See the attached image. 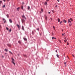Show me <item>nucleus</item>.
<instances>
[{"instance_id":"60","label":"nucleus","mask_w":75,"mask_h":75,"mask_svg":"<svg viewBox=\"0 0 75 75\" xmlns=\"http://www.w3.org/2000/svg\"><path fill=\"white\" fill-rule=\"evenodd\" d=\"M5 54H6V53H5Z\"/></svg>"},{"instance_id":"57","label":"nucleus","mask_w":75,"mask_h":75,"mask_svg":"<svg viewBox=\"0 0 75 75\" xmlns=\"http://www.w3.org/2000/svg\"><path fill=\"white\" fill-rule=\"evenodd\" d=\"M2 57H3V58L4 57V56H2Z\"/></svg>"},{"instance_id":"33","label":"nucleus","mask_w":75,"mask_h":75,"mask_svg":"<svg viewBox=\"0 0 75 75\" xmlns=\"http://www.w3.org/2000/svg\"><path fill=\"white\" fill-rule=\"evenodd\" d=\"M6 29L7 30H8V28L7 27H6Z\"/></svg>"},{"instance_id":"38","label":"nucleus","mask_w":75,"mask_h":75,"mask_svg":"<svg viewBox=\"0 0 75 75\" xmlns=\"http://www.w3.org/2000/svg\"><path fill=\"white\" fill-rule=\"evenodd\" d=\"M59 42H60V43H61V40H59Z\"/></svg>"},{"instance_id":"20","label":"nucleus","mask_w":75,"mask_h":75,"mask_svg":"<svg viewBox=\"0 0 75 75\" xmlns=\"http://www.w3.org/2000/svg\"><path fill=\"white\" fill-rule=\"evenodd\" d=\"M11 28L10 29V30H9V32H11Z\"/></svg>"},{"instance_id":"53","label":"nucleus","mask_w":75,"mask_h":75,"mask_svg":"<svg viewBox=\"0 0 75 75\" xmlns=\"http://www.w3.org/2000/svg\"><path fill=\"white\" fill-rule=\"evenodd\" d=\"M62 31H64V30H62Z\"/></svg>"},{"instance_id":"32","label":"nucleus","mask_w":75,"mask_h":75,"mask_svg":"<svg viewBox=\"0 0 75 75\" xmlns=\"http://www.w3.org/2000/svg\"><path fill=\"white\" fill-rule=\"evenodd\" d=\"M6 20H5V21H4V23H6Z\"/></svg>"},{"instance_id":"54","label":"nucleus","mask_w":75,"mask_h":75,"mask_svg":"<svg viewBox=\"0 0 75 75\" xmlns=\"http://www.w3.org/2000/svg\"><path fill=\"white\" fill-rule=\"evenodd\" d=\"M46 19L47 20V17L46 18Z\"/></svg>"},{"instance_id":"52","label":"nucleus","mask_w":75,"mask_h":75,"mask_svg":"<svg viewBox=\"0 0 75 75\" xmlns=\"http://www.w3.org/2000/svg\"><path fill=\"white\" fill-rule=\"evenodd\" d=\"M49 1V0H47V1Z\"/></svg>"},{"instance_id":"46","label":"nucleus","mask_w":75,"mask_h":75,"mask_svg":"<svg viewBox=\"0 0 75 75\" xmlns=\"http://www.w3.org/2000/svg\"><path fill=\"white\" fill-rule=\"evenodd\" d=\"M64 64H66V62H65L64 63Z\"/></svg>"},{"instance_id":"51","label":"nucleus","mask_w":75,"mask_h":75,"mask_svg":"<svg viewBox=\"0 0 75 75\" xmlns=\"http://www.w3.org/2000/svg\"><path fill=\"white\" fill-rule=\"evenodd\" d=\"M65 41H67V39H66V40H65Z\"/></svg>"},{"instance_id":"55","label":"nucleus","mask_w":75,"mask_h":75,"mask_svg":"<svg viewBox=\"0 0 75 75\" xmlns=\"http://www.w3.org/2000/svg\"><path fill=\"white\" fill-rule=\"evenodd\" d=\"M64 39H66V38H65Z\"/></svg>"},{"instance_id":"17","label":"nucleus","mask_w":75,"mask_h":75,"mask_svg":"<svg viewBox=\"0 0 75 75\" xmlns=\"http://www.w3.org/2000/svg\"><path fill=\"white\" fill-rule=\"evenodd\" d=\"M56 56H57V58H59V55H58V54H57L56 55Z\"/></svg>"},{"instance_id":"36","label":"nucleus","mask_w":75,"mask_h":75,"mask_svg":"<svg viewBox=\"0 0 75 75\" xmlns=\"http://www.w3.org/2000/svg\"><path fill=\"white\" fill-rule=\"evenodd\" d=\"M24 4V2H23L22 4Z\"/></svg>"},{"instance_id":"18","label":"nucleus","mask_w":75,"mask_h":75,"mask_svg":"<svg viewBox=\"0 0 75 75\" xmlns=\"http://www.w3.org/2000/svg\"><path fill=\"white\" fill-rule=\"evenodd\" d=\"M30 6H28V10H30Z\"/></svg>"},{"instance_id":"3","label":"nucleus","mask_w":75,"mask_h":75,"mask_svg":"<svg viewBox=\"0 0 75 75\" xmlns=\"http://www.w3.org/2000/svg\"><path fill=\"white\" fill-rule=\"evenodd\" d=\"M16 26L18 27V28L20 30V27H21V26L17 24Z\"/></svg>"},{"instance_id":"27","label":"nucleus","mask_w":75,"mask_h":75,"mask_svg":"<svg viewBox=\"0 0 75 75\" xmlns=\"http://www.w3.org/2000/svg\"><path fill=\"white\" fill-rule=\"evenodd\" d=\"M41 11H42H42H43V10L42 9H41Z\"/></svg>"},{"instance_id":"2","label":"nucleus","mask_w":75,"mask_h":75,"mask_svg":"<svg viewBox=\"0 0 75 75\" xmlns=\"http://www.w3.org/2000/svg\"><path fill=\"white\" fill-rule=\"evenodd\" d=\"M21 21L22 23H24L25 22V20L23 19H21Z\"/></svg>"},{"instance_id":"7","label":"nucleus","mask_w":75,"mask_h":75,"mask_svg":"<svg viewBox=\"0 0 75 75\" xmlns=\"http://www.w3.org/2000/svg\"><path fill=\"white\" fill-rule=\"evenodd\" d=\"M63 22L65 23H67V21H66L65 20H64L63 21Z\"/></svg>"},{"instance_id":"58","label":"nucleus","mask_w":75,"mask_h":75,"mask_svg":"<svg viewBox=\"0 0 75 75\" xmlns=\"http://www.w3.org/2000/svg\"><path fill=\"white\" fill-rule=\"evenodd\" d=\"M7 0V1H9V0Z\"/></svg>"},{"instance_id":"29","label":"nucleus","mask_w":75,"mask_h":75,"mask_svg":"<svg viewBox=\"0 0 75 75\" xmlns=\"http://www.w3.org/2000/svg\"><path fill=\"white\" fill-rule=\"evenodd\" d=\"M70 20H71V21H73L72 19V18H70Z\"/></svg>"},{"instance_id":"56","label":"nucleus","mask_w":75,"mask_h":75,"mask_svg":"<svg viewBox=\"0 0 75 75\" xmlns=\"http://www.w3.org/2000/svg\"><path fill=\"white\" fill-rule=\"evenodd\" d=\"M73 56H74V54H72Z\"/></svg>"},{"instance_id":"40","label":"nucleus","mask_w":75,"mask_h":75,"mask_svg":"<svg viewBox=\"0 0 75 75\" xmlns=\"http://www.w3.org/2000/svg\"><path fill=\"white\" fill-rule=\"evenodd\" d=\"M57 6V5H56V6H55V7H57V6Z\"/></svg>"},{"instance_id":"28","label":"nucleus","mask_w":75,"mask_h":75,"mask_svg":"<svg viewBox=\"0 0 75 75\" xmlns=\"http://www.w3.org/2000/svg\"><path fill=\"white\" fill-rule=\"evenodd\" d=\"M34 31H32V34H33V35H34Z\"/></svg>"},{"instance_id":"11","label":"nucleus","mask_w":75,"mask_h":75,"mask_svg":"<svg viewBox=\"0 0 75 75\" xmlns=\"http://www.w3.org/2000/svg\"><path fill=\"white\" fill-rule=\"evenodd\" d=\"M20 7H18L17 8V11H19V9H20Z\"/></svg>"},{"instance_id":"26","label":"nucleus","mask_w":75,"mask_h":75,"mask_svg":"<svg viewBox=\"0 0 75 75\" xmlns=\"http://www.w3.org/2000/svg\"><path fill=\"white\" fill-rule=\"evenodd\" d=\"M65 33H64V34H62V35L63 36H64V35H65Z\"/></svg>"},{"instance_id":"21","label":"nucleus","mask_w":75,"mask_h":75,"mask_svg":"<svg viewBox=\"0 0 75 75\" xmlns=\"http://www.w3.org/2000/svg\"><path fill=\"white\" fill-rule=\"evenodd\" d=\"M5 51H6V52H7V51H8V50L6 49H5Z\"/></svg>"},{"instance_id":"9","label":"nucleus","mask_w":75,"mask_h":75,"mask_svg":"<svg viewBox=\"0 0 75 75\" xmlns=\"http://www.w3.org/2000/svg\"><path fill=\"white\" fill-rule=\"evenodd\" d=\"M7 45L8 46V47H11V46L10 44H7Z\"/></svg>"},{"instance_id":"50","label":"nucleus","mask_w":75,"mask_h":75,"mask_svg":"<svg viewBox=\"0 0 75 75\" xmlns=\"http://www.w3.org/2000/svg\"><path fill=\"white\" fill-rule=\"evenodd\" d=\"M64 55H65V53H64Z\"/></svg>"},{"instance_id":"22","label":"nucleus","mask_w":75,"mask_h":75,"mask_svg":"<svg viewBox=\"0 0 75 75\" xmlns=\"http://www.w3.org/2000/svg\"><path fill=\"white\" fill-rule=\"evenodd\" d=\"M18 43H19V44H21V41H18Z\"/></svg>"},{"instance_id":"23","label":"nucleus","mask_w":75,"mask_h":75,"mask_svg":"<svg viewBox=\"0 0 75 75\" xmlns=\"http://www.w3.org/2000/svg\"><path fill=\"white\" fill-rule=\"evenodd\" d=\"M6 16H7V17H8H8H9V16H8V15L7 14L6 15Z\"/></svg>"},{"instance_id":"4","label":"nucleus","mask_w":75,"mask_h":75,"mask_svg":"<svg viewBox=\"0 0 75 75\" xmlns=\"http://www.w3.org/2000/svg\"><path fill=\"white\" fill-rule=\"evenodd\" d=\"M22 17L23 18H24L25 19H26V18H25V17L24 16V15H23L22 16Z\"/></svg>"},{"instance_id":"6","label":"nucleus","mask_w":75,"mask_h":75,"mask_svg":"<svg viewBox=\"0 0 75 75\" xmlns=\"http://www.w3.org/2000/svg\"><path fill=\"white\" fill-rule=\"evenodd\" d=\"M57 21H58V22H59H59H60V19H59V18H58Z\"/></svg>"},{"instance_id":"49","label":"nucleus","mask_w":75,"mask_h":75,"mask_svg":"<svg viewBox=\"0 0 75 75\" xmlns=\"http://www.w3.org/2000/svg\"><path fill=\"white\" fill-rule=\"evenodd\" d=\"M56 52H57V50H56Z\"/></svg>"},{"instance_id":"34","label":"nucleus","mask_w":75,"mask_h":75,"mask_svg":"<svg viewBox=\"0 0 75 75\" xmlns=\"http://www.w3.org/2000/svg\"><path fill=\"white\" fill-rule=\"evenodd\" d=\"M52 11V13H54V10Z\"/></svg>"},{"instance_id":"25","label":"nucleus","mask_w":75,"mask_h":75,"mask_svg":"<svg viewBox=\"0 0 75 75\" xmlns=\"http://www.w3.org/2000/svg\"><path fill=\"white\" fill-rule=\"evenodd\" d=\"M71 25H72V24H69V26L70 27H71Z\"/></svg>"},{"instance_id":"14","label":"nucleus","mask_w":75,"mask_h":75,"mask_svg":"<svg viewBox=\"0 0 75 75\" xmlns=\"http://www.w3.org/2000/svg\"><path fill=\"white\" fill-rule=\"evenodd\" d=\"M52 39L53 40V39H55V40H56V38H54V37H52Z\"/></svg>"},{"instance_id":"35","label":"nucleus","mask_w":75,"mask_h":75,"mask_svg":"<svg viewBox=\"0 0 75 75\" xmlns=\"http://www.w3.org/2000/svg\"><path fill=\"white\" fill-rule=\"evenodd\" d=\"M53 27L54 30H55V27L54 26H53Z\"/></svg>"},{"instance_id":"16","label":"nucleus","mask_w":75,"mask_h":75,"mask_svg":"<svg viewBox=\"0 0 75 75\" xmlns=\"http://www.w3.org/2000/svg\"><path fill=\"white\" fill-rule=\"evenodd\" d=\"M6 7V6L5 5H4L3 6H2V7L3 8H4Z\"/></svg>"},{"instance_id":"15","label":"nucleus","mask_w":75,"mask_h":75,"mask_svg":"<svg viewBox=\"0 0 75 75\" xmlns=\"http://www.w3.org/2000/svg\"><path fill=\"white\" fill-rule=\"evenodd\" d=\"M22 29L23 30H24V27L22 26Z\"/></svg>"},{"instance_id":"10","label":"nucleus","mask_w":75,"mask_h":75,"mask_svg":"<svg viewBox=\"0 0 75 75\" xmlns=\"http://www.w3.org/2000/svg\"><path fill=\"white\" fill-rule=\"evenodd\" d=\"M21 9H22V10H23V6H21Z\"/></svg>"},{"instance_id":"24","label":"nucleus","mask_w":75,"mask_h":75,"mask_svg":"<svg viewBox=\"0 0 75 75\" xmlns=\"http://www.w3.org/2000/svg\"><path fill=\"white\" fill-rule=\"evenodd\" d=\"M9 53H10V54H13V53H12V52H11L9 51Z\"/></svg>"},{"instance_id":"5","label":"nucleus","mask_w":75,"mask_h":75,"mask_svg":"<svg viewBox=\"0 0 75 75\" xmlns=\"http://www.w3.org/2000/svg\"><path fill=\"white\" fill-rule=\"evenodd\" d=\"M9 21L11 23H12V21L11 20V19H9Z\"/></svg>"},{"instance_id":"41","label":"nucleus","mask_w":75,"mask_h":75,"mask_svg":"<svg viewBox=\"0 0 75 75\" xmlns=\"http://www.w3.org/2000/svg\"><path fill=\"white\" fill-rule=\"evenodd\" d=\"M50 19H51V20H52V18H51Z\"/></svg>"},{"instance_id":"39","label":"nucleus","mask_w":75,"mask_h":75,"mask_svg":"<svg viewBox=\"0 0 75 75\" xmlns=\"http://www.w3.org/2000/svg\"><path fill=\"white\" fill-rule=\"evenodd\" d=\"M64 41L65 42H67V41H66L65 40H64Z\"/></svg>"},{"instance_id":"31","label":"nucleus","mask_w":75,"mask_h":75,"mask_svg":"<svg viewBox=\"0 0 75 75\" xmlns=\"http://www.w3.org/2000/svg\"><path fill=\"white\" fill-rule=\"evenodd\" d=\"M67 45H69V43H68V42H67Z\"/></svg>"},{"instance_id":"45","label":"nucleus","mask_w":75,"mask_h":75,"mask_svg":"<svg viewBox=\"0 0 75 75\" xmlns=\"http://www.w3.org/2000/svg\"><path fill=\"white\" fill-rule=\"evenodd\" d=\"M24 57H26V55H24Z\"/></svg>"},{"instance_id":"30","label":"nucleus","mask_w":75,"mask_h":75,"mask_svg":"<svg viewBox=\"0 0 75 75\" xmlns=\"http://www.w3.org/2000/svg\"><path fill=\"white\" fill-rule=\"evenodd\" d=\"M62 23V21H60V24H61Z\"/></svg>"},{"instance_id":"42","label":"nucleus","mask_w":75,"mask_h":75,"mask_svg":"<svg viewBox=\"0 0 75 75\" xmlns=\"http://www.w3.org/2000/svg\"><path fill=\"white\" fill-rule=\"evenodd\" d=\"M37 30H39V29L38 28L37 29Z\"/></svg>"},{"instance_id":"19","label":"nucleus","mask_w":75,"mask_h":75,"mask_svg":"<svg viewBox=\"0 0 75 75\" xmlns=\"http://www.w3.org/2000/svg\"><path fill=\"white\" fill-rule=\"evenodd\" d=\"M2 3V1H0V4H1Z\"/></svg>"},{"instance_id":"44","label":"nucleus","mask_w":75,"mask_h":75,"mask_svg":"<svg viewBox=\"0 0 75 75\" xmlns=\"http://www.w3.org/2000/svg\"><path fill=\"white\" fill-rule=\"evenodd\" d=\"M3 1L5 2V1H6V0H3Z\"/></svg>"},{"instance_id":"13","label":"nucleus","mask_w":75,"mask_h":75,"mask_svg":"<svg viewBox=\"0 0 75 75\" xmlns=\"http://www.w3.org/2000/svg\"><path fill=\"white\" fill-rule=\"evenodd\" d=\"M47 2H45V5H47Z\"/></svg>"},{"instance_id":"1","label":"nucleus","mask_w":75,"mask_h":75,"mask_svg":"<svg viewBox=\"0 0 75 75\" xmlns=\"http://www.w3.org/2000/svg\"><path fill=\"white\" fill-rule=\"evenodd\" d=\"M12 62L15 65V63H14V59L13 58H12Z\"/></svg>"},{"instance_id":"47","label":"nucleus","mask_w":75,"mask_h":75,"mask_svg":"<svg viewBox=\"0 0 75 75\" xmlns=\"http://www.w3.org/2000/svg\"><path fill=\"white\" fill-rule=\"evenodd\" d=\"M50 12H48V13H49V14H50Z\"/></svg>"},{"instance_id":"43","label":"nucleus","mask_w":75,"mask_h":75,"mask_svg":"<svg viewBox=\"0 0 75 75\" xmlns=\"http://www.w3.org/2000/svg\"><path fill=\"white\" fill-rule=\"evenodd\" d=\"M57 1H58V2H59V0H57Z\"/></svg>"},{"instance_id":"59","label":"nucleus","mask_w":75,"mask_h":75,"mask_svg":"<svg viewBox=\"0 0 75 75\" xmlns=\"http://www.w3.org/2000/svg\"><path fill=\"white\" fill-rule=\"evenodd\" d=\"M73 57H75L74 56H73Z\"/></svg>"},{"instance_id":"61","label":"nucleus","mask_w":75,"mask_h":75,"mask_svg":"<svg viewBox=\"0 0 75 75\" xmlns=\"http://www.w3.org/2000/svg\"><path fill=\"white\" fill-rule=\"evenodd\" d=\"M47 1V0H46Z\"/></svg>"},{"instance_id":"48","label":"nucleus","mask_w":75,"mask_h":75,"mask_svg":"<svg viewBox=\"0 0 75 75\" xmlns=\"http://www.w3.org/2000/svg\"><path fill=\"white\" fill-rule=\"evenodd\" d=\"M64 66H65V67H66V64H65L64 65Z\"/></svg>"},{"instance_id":"8","label":"nucleus","mask_w":75,"mask_h":75,"mask_svg":"<svg viewBox=\"0 0 75 75\" xmlns=\"http://www.w3.org/2000/svg\"><path fill=\"white\" fill-rule=\"evenodd\" d=\"M68 23H71V21H70V19H68Z\"/></svg>"},{"instance_id":"37","label":"nucleus","mask_w":75,"mask_h":75,"mask_svg":"<svg viewBox=\"0 0 75 75\" xmlns=\"http://www.w3.org/2000/svg\"><path fill=\"white\" fill-rule=\"evenodd\" d=\"M3 21H4V20L5 21V19H4V18H3Z\"/></svg>"},{"instance_id":"12","label":"nucleus","mask_w":75,"mask_h":75,"mask_svg":"<svg viewBox=\"0 0 75 75\" xmlns=\"http://www.w3.org/2000/svg\"><path fill=\"white\" fill-rule=\"evenodd\" d=\"M23 39L24 40H25V41H27V40L25 38H24Z\"/></svg>"}]
</instances>
